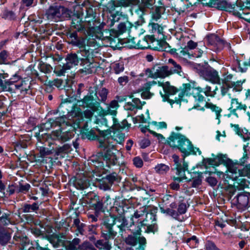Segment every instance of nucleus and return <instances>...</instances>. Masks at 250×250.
<instances>
[{
  "mask_svg": "<svg viewBox=\"0 0 250 250\" xmlns=\"http://www.w3.org/2000/svg\"><path fill=\"white\" fill-rule=\"evenodd\" d=\"M48 125L46 128H49L50 127H53L59 126L61 129L63 128L65 126H70V123H69L67 118L65 117L62 116L56 118L55 120L50 119L48 123H46L45 125Z\"/></svg>",
  "mask_w": 250,
  "mask_h": 250,
  "instance_id": "nucleus-17",
  "label": "nucleus"
},
{
  "mask_svg": "<svg viewBox=\"0 0 250 250\" xmlns=\"http://www.w3.org/2000/svg\"><path fill=\"white\" fill-rule=\"evenodd\" d=\"M95 246L98 250H111L112 248L111 244L109 241L104 239L97 240L95 242Z\"/></svg>",
  "mask_w": 250,
  "mask_h": 250,
  "instance_id": "nucleus-41",
  "label": "nucleus"
},
{
  "mask_svg": "<svg viewBox=\"0 0 250 250\" xmlns=\"http://www.w3.org/2000/svg\"><path fill=\"white\" fill-rule=\"evenodd\" d=\"M168 63L170 65V66H169V73H170V75L173 74H178L182 76L183 72L182 71V67L180 64L178 63L172 59H168Z\"/></svg>",
  "mask_w": 250,
  "mask_h": 250,
  "instance_id": "nucleus-32",
  "label": "nucleus"
},
{
  "mask_svg": "<svg viewBox=\"0 0 250 250\" xmlns=\"http://www.w3.org/2000/svg\"><path fill=\"white\" fill-rule=\"evenodd\" d=\"M149 25L151 27V31L153 35H152L154 38L155 37L158 40H163L164 38L163 27L159 24L151 22L149 23Z\"/></svg>",
  "mask_w": 250,
  "mask_h": 250,
  "instance_id": "nucleus-25",
  "label": "nucleus"
},
{
  "mask_svg": "<svg viewBox=\"0 0 250 250\" xmlns=\"http://www.w3.org/2000/svg\"><path fill=\"white\" fill-rule=\"evenodd\" d=\"M37 4V1L35 0H21V7L24 8L26 7L28 8L34 7Z\"/></svg>",
  "mask_w": 250,
  "mask_h": 250,
  "instance_id": "nucleus-64",
  "label": "nucleus"
},
{
  "mask_svg": "<svg viewBox=\"0 0 250 250\" xmlns=\"http://www.w3.org/2000/svg\"><path fill=\"white\" fill-rule=\"evenodd\" d=\"M72 14L70 10L62 6H50L46 12L47 19L55 21L69 20Z\"/></svg>",
  "mask_w": 250,
  "mask_h": 250,
  "instance_id": "nucleus-4",
  "label": "nucleus"
},
{
  "mask_svg": "<svg viewBox=\"0 0 250 250\" xmlns=\"http://www.w3.org/2000/svg\"><path fill=\"white\" fill-rule=\"evenodd\" d=\"M203 92V88L200 87L192 88L191 94L195 98V100L201 102L205 100V97L202 94Z\"/></svg>",
  "mask_w": 250,
  "mask_h": 250,
  "instance_id": "nucleus-46",
  "label": "nucleus"
},
{
  "mask_svg": "<svg viewBox=\"0 0 250 250\" xmlns=\"http://www.w3.org/2000/svg\"><path fill=\"white\" fill-rule=\"evenodd\" d=\"M132 40L134 43V44L131 45L132 47L144 49L150 48V43L154 42L155 39L152 36H146L142 40L138 41L137 44L134 41L136 39L133 38Z\"/></svg>",
  "mask_w": 250,
  "mask_h": 250,
  "instance_id": "nucleus-15",
  "label": "nucleus"
},
{
  "mask_svg": "<svg viewBox=\"0 0 250 250\" xmlns=\"http://www.w3.org/2000/svg\"><path fill=\"white\" fill-rule=\"evenodd\" d=\"M239 3H240V2H237L236 4H231L226 0H220L217 8L221 10L232 13L233 14L236 9L239 8Z\"/></svg>",
  "mask_w": 250,
  "mask_h": 250,
  "instance_id": "nucleus-20",
  "label": "nucleus"
},
{
  "mask_svg": "<svg viewBox=\"0 0 250 250\" xmlns=\"http://www.w3.org/2000/svg\"><path fill=\"white\" fill-rule=\"evenodd\" d=\"M8 78L7 73H0V93L2 91L11 92V91L14 90L9 86Z\"/></svg>",
  "mask_w": 250,
  "mask_h": 250,
  "instance_id": "nucleus-24",
  "label": "nucleus"
},
{
  "mask_svg": "<svg viewBox=\"0 0 250 250\" xmlns=\"http://www.w3.org/2000/svg\"><path fill=\"white\" fill-rule=\"evenodd\" d=\"M20 217V213L18 214L7 210L6 212L2 213V216L0 217V225L2 226H7L9 224L15 225L19 221Z\"/></svg>",
  "mask_w": 250,
  "mask_h": 250,
  "instance_id": "nucleus-12",
  "label": "nucleus"
},
{
  "mask_svg": "<svg viewBox=\"0 0 250 250\" xmlns=\"http://www.w3.org/2000/svg\"><path fill=\"white\" fill-rule=\"evenodd\" d=\"M14 239L16 241H17L16 244H19L20 245L19 247L20 250H32V247L27 248L29 245V240L27 237L21 238L15 236Z\"/></svg>",
  "mask_w": 250,
  "mask_h": 250,
  "instance_id": "nucleus-37",
  "label": "nucleus"
},
{
  "mask_svg": "<svg viewBox=\"0 0 250 250\" xmlns=\"http://www.w3.org/2000/svg\"><path fill=\"white\" fill-rule=\"evenodd\" d=\"M167 142L171 147H177L185 156L189 155L191 152L196 153L190 141L180 133L172 132Z\"/></svg>",
  "mask_w": 250,
  "mask_h": 250,
  "instance_id": "nucleus-2",
  "label": "nucleus"
},
{
  "mask_svg": "<svg viewBox=\"0 0 250 250\" xmlns=\"http://www.w3.org/2000/svg\"><path fill=\"white\" fill-rule=\"evenodd\" d=\"M117 232L113 229V227H102V236L104 240L109 241L113 239L117 235Z\"/></svg>",
  "mask_w": 250,
  "mask_h": 250,
  "instance_id": "nucleus-31",
  "label": "nucleus"
},
{
  "mask_svg": "<svg viewBox=\"0 0 250 250\" xmlns=\"http://www.w3.org/2000/svg\"><path fill=\"white\" fill-rule=\"evenodd\" d=\"M226 166L229 172V176L232 179H237L240 177V171L241 166L238 163L233 162L231 160L229 159L226 162Z\"/></svg>",
  "mask_w": 250,
  "mask_h": 250,
  "instance_id": "nucleus-14",
  "label": "nucleus"
},
{
  "mask_svg": "<svg viewBox=\"0 0 250 250\" xmlns=\"http://www.w3.org/2000/svg\"><path fill=\"white\" fill-rule=\"evenodd\" d=\"M125 1L123 0H111L108 2L105 7L109 13H112L116 8L125 5Z\"/></svg>",
  "mask_w": 250,
  "mask_h": 250,
  "instance_id": "nucleus-38",
  "label": "nucleus"
},
{
  "mask_svg": "<svg viewBox=\"0 0 250 250\" xmlns=\"http://www.w3.org/2000/svg\"><path fill=\"white\" fill-rule=\"evenodd\" d=\"M169 169V168L168 166L163 164H158L155 167L156 172L160 174L166 173Z\"/></svg>",
  "mask_w": 250,
  "mask_h": 250,
  "instance_id": "nucleus-62",
  "label": "nucleus"
},
{
  "mask_svg": "<svg viewBox=\"0 0 250 250\" xmlns=\"http://www.w3.org/2000/svg\"><path fill=\"white\" fill-rule=\"evenodd\" d=\"M97 125L94 129L98 132L101 139H103L107 135L111 134L112 129L109 125H107V120L104 117L97 118L95 121ZM100 138L99 139L100 140Z\"/></svg>",
  "mask_w": 250,
  "mask_h": 250,
  "instance_id": "nucleus-10",
  "label": "nucleus"
},
{
  "mask_svg": "<svg viewBox=\"0 0 250 250\" xmlns=\"http://www.w3.org/2000/svg\"><path fill=\"white\" fill-rule=\"evenodd\" d=\"M110 140L109 141H103L102 139L99 140V147L103 150L102 153H98V155H93L89 160V164L98 168L104 167L103 161L106 162L108 167L110 165H114L116 163L117 158L116 153L118 151L115 148L114 144H110Z\"/></svg>",
  "mask_w": 250,
  "mask_h": 250,
  "instance_id": "nucleus-1",
  "label": "nucleus"
},
{
  "mask_svg": "<svg viewBox=\"0 0 250 250\" xmlns=\"http://www.w3.org/2000/svg\"><path fill=\"white\" fill-rule=\"evenodd\" d=\"M101 110L99 111V115L100 116H104L105 115L110 114L113 116H115L117 114V109L109 107V106H107L106 109H104L100 106Z\"/></svg>",
  "mask_w": 250,
  "mask_h": 250,
  "instance_id": "nucleus-55",
  "label": "nucleus"
},
{
  "mask_svg": "<svg viewBox=\"0 0 250 250\" xmlns=\"http://www.w3.org/2000/svg\"><path fill=\"white\" fill-rule=\"evenodd\" d=\"M116 224V218L112 216H105L104 218L102 227H113Z\"/></svg>",
  "mask_w": 250,
  "mask_h": 250,
  "instance_id": "nucleus-56",
  "label": "nucleus"
},
{
  "mask_svg": "<svg viewBox=\"0 0 250 250\" xmlns=\"http://www.w3.org/2000/svg\"><path fill=\"white\" fill-rule=\"evenodd\" d=\"M114 124L113 126L116 129H125L127 128L128 129L130 127V125L128 124L127 121L126 120H124L120 124L117 123V121L114 117L113 118Z\"/></svg>",
  "mask_w": 250,
  "mask_h": 250,
  "instance_id": "nucleus-53",
  "label": "nucleus"
},
{
  "mask_svg": "<svg viewBox=\"0 0 250 250\" xmlns=\"http://www.w3.org/2000/svg\"><path fill=\"white\" fill-rule=\"evenodd\" d=\"M11 238V234L5 229H0V245L5 246Z\"/></svg>",
  "mask_w": 250,
  "mask_h": 250,
  "instance_id": "nucleus-44",
  "label": "nucleus"
},
{
  "mask_svg": "<svg viewBox=\"0 0 250 250\" xmlns=\"http://www.w3.org/2000/svg\"><path fill=\"white\" fill-rule=\"evenodd\" d=\"M236 182L234 183V186L239 190L249 188L250 182L243 177H238L237 179H233Z\"/></svg>",
  "mask_w": 250,
  "mask_h": 250,
  "instance_id": "nucleus-42",
  "label": "nucleus"
},
{
  "mask_svg": "<svg viewBox=\"0 0 250 250\" xmlns=\"http://www.w3.org/2000/svg\"><path fill=\"white\" fill-rule=\"evenodd\" d=\"M179 177L175 178L174 182L171 183L170 184V188L175 190H178L180 188L179 183L181 181L182 179H187V177L185 175V173H184V175L183 177L178 175Z\"/></svg>",
  "mask_w": 250,
  "mask_h": 250,
  "instance_id": "nucleus-57",
  "label": "nucleus"
},
{
  "mask_svg": "<svg viewBox=\"0 0 250 250\" xmlns=\"http://www.w3.org/2000/svg\"><path fill=\"white\" fill-rule=\"evenodd\" d=\"M182 242L186 243L190 248H194L196 247L198 244V239L196 236H192L190 238H183L182 239Z\"/></svg>",
  "mask_w": 250,
  "mask_h": 250,
  "instance_id": "nucleus-51",
  "label": "nucleus"
},
{
  "mask_svg": "<svg viewBox=\"0 0 250 250\" xmlns=\"http://www.w3.org/2000/svg\"><path fill=\"white\" fill-rule=\"evenodd\" d=\"M250 201V193L242 192L238 194L232 200V203L241 210H246L249 207Z\"/></svg>",
  "mask_w": 250,
  "mask_h": 250,
  "instance_id": "nucleus-9",
  "label": "nucleus"
},
{
  "mask_svg": "<svg viewBox=\"0 0 250 250\" xmlns=\"http://www.w3.org/2000/svg\"><path fill=\"white\" fill-rule=\"evenodd\" d=\"M208 45L216 47L217 50L221 49L224 46V42L217 35L211 34L206 37Z\"/></svg>",
  "mask_w": 250,
  "mask_h": 250,
  "instance_id": "nucleus-19",
  "label": "nucleus"
},
{
  "mask_svg": "<svg viewBox=\"0 0 250 250\" xmlns=\"http://www.w3.org/2000/svg\"><path fill=\"white\" fill-rule=\"evenodd\" d=\"M131 226L129 227V229L133 232L138 234H141L142 227H148L150 224L149 221L146 219L144 217L143 218H140L137 221H133V218H131Z\"/></svg>",
  "mask_w": 250,
  "mask_h": 250,
  "instance_id": "nucleus-13",
  "label": "nucleus"
},
{
  "mask_svg": "<svg viewBox=\"0 0 250 250\" xmlns=\"http://www.w3.org/2000/svg\"><path fill=\"white\" fill-rule=\"evenodd\" d=\"M74 136V132L70 131L62 132L61 130H56L52 133V137L53 139L58 140L63 143L69 141Z\"/></svg>",
  "mask_w": 250,
  "mask_h": 250,
  "instance_id": "nucleus-16",
  "label": "nucleus"
},
{
  "mask_svg": "<svg viewBox=\"0 0 250 250\" xmlns=\"http://www.w3.org/2000/svg\"><path fill=\"white\" fill-rule=\"evenodd\" d=\"M86 227V226L84 223L81 222L80 220L76 218L73 220L71 229H73L75 234L79 236V235H85V229Z\"/></svg>",
  "mask_w": 250,
  "mask_h": 250,
  "instance_id": "nucleus-27",
  "label": "nucleus"
},
{
  "mask_svg": "<svg viewBox=\"0 0 250 250\" xmlns=\"http://www.w3.org/2000/svg\"><path fill=\"white\" fill-rule=\"evenodd\" d=\"M81 242L79 238H75L72 241H69L65 245V250H78V247Z\"/></svg>",
  "mask_w": 250,
  "mask_h": 250,
  "instance_id": "nucleus-52",
  "label": "nucleus"
},
{
  "mask_svg": "<svg viewBox=\"0 0 250 250\" xmlns=\"http://www.w3.org/2000/svg\"><path fill=\"white\" fill-rule=\"evenodd\" d=\"M157 209L156 208L151 210V212H146L145 217L146 218V220L149 221L150 223H153V222H155L156 221V213L157 212Z\"/></svg>",
  "mask_w": 250,
  "mask_h": 250,
  "instance_id": "nucleus-61",
  "label": "nucleus"
},
{
  "mask_svg": "<svg viewBox=\"0 0 250 250\" xmlns=\"http://www.w3.org/2000/svg\"><path fill=\"white\" fill-rule=\"evenodd\" d=\"M155 2V0H142L141 3L135 10L139 17L142 18L145 13L146 8H150Z\"/></svg>",
  "mask_w": 250,
  "mask_h": 250,
  "instance_id": "nucleus-28",
  "label": "nucleus"
},
{
  "mask_svg": "<svg viewBox=\"0 0 250 250\" xmlns=\"http://www.w3.org/2000/svg\"><path fill=\"white\" fill-rule=\"evenodd\" d=\"M189 205L185 202H180L177 205L176 202L170 204L169 207H160V209L162 213L166 214L179 222L185 220L184 214L187 212Z\"/></svg>",
  "mask_w": 250,
  "mask_h": 250,
  "instance_id": "nucleus-3",
  "label": "nucleus"
},
{
  "mask_svg": "<svg viewBox=\"0 0 250 250\" xmlns=\"http://www.w3.org/2000/svg\"><path fill=\"white\" fill-rule=\"evenodd\" d=\"M92 50L91 49H86V47L77 51V53L81 56V57H79L81 61L80 65L84 66V68L85 69V72L88 73L92 72L90 67L92 63L90 61V58L92 56Z\"/></svg>",
  "mask_w": 250,
  "mask_h": 250,
  "instance_id": "nucleus-8",
  "label": "nucleus"
},
{
  "mask_svg": "<svg viewBox=\"0 0 250 250\" xmlns=\"http://www.w3.org/2000/svg\"><path fill=\"white\" fill-rule=\"evenodd\" d=\"M111 17L112 18L111 25H113L114 23L115 22L120 23L127 21V20H128L127 15L123 14V12L120 11H116L115 13H111Z\"/></svg>",
  "mask_w": 250,
  "mask_h": 250,
  "instance_id": "nucleus-35",
  "label": "nucleus"
},
{
  "mask_svg": "<svg viewBox=\"0 0 250 250\" xmlns=\"http://www.w3.org/2000/svg\"><path fill=\"white\" fill-rule=\"evenodd\" d=\"M1 16L2 19L9 21H15L17 20L16 13L7 9H5L1 13Z\"/></svg>",
  "mask_w": 250,
  "mask_h": 250,
  "instance_id": "nucleus-48",
  "label": "nucleus"
},
{
  "mask_svg": "<svg viewBox=\"0 0 250 250\" xmlns=\"http://www.w3.org/2000/svg\"><path fill=\"white\" fill-rule=\"evenodd\" d=\"M199 75L205 80L213 83H219L220 78L218 72L211 67H204L198 70Z\"/></svg>",
  "mask_w": 250,
  "mask_h": 250,
  "instance_id": "nucleus-6",
  "label": "nucleus"
},
{
  "mask_svg": "<svg viewBox=\"0 0 250 250\" xmlns=\"http://www.w3.org/2000/svg\"><path fill=\"white\" fill-rule=\"evenodd\" d=\"M83 100L86 106L90 107L93 111H97L99 110L100 103H97L98 106L93 104L94 101H97L96 87H90L88 93L83 98Z\"/></svg>",
  "mask_w": 250,
  "mask_h": 250,
  "instance_id": "nucleus-11",
  "label": "nucleus"
},
{
  "mask_svg": "<svg viewBox=\"0 0 250 250\" xmlns=\"http://www.w3.org/2000/svg\"><path fill=\"white\" fill-rule=\"evenodd\" d=\"M162 0H159L158 3L160 5L156 7L152 13V19L153 21H157L161 18V15L165 11L164 4L162 1Z\"/></svg>",
  "mask_w": 250,
  "mask_h": 250,
  "instance_id": "nucleus-34",
  "label": "nucleus"
},
{
  "mask_svg": "<svg viewBox=\"0 0 250 250\" xmlns=\"http://www.w3.org/2000/svg\"><path fill=\"white\" fill-rule=\"evenodd\" d=\"M206 107L209 108L213 112H214L216 115V119L218 120V123L220 122V117L221 116V112L222 109L219 107L215 104H213L211 103L206 102L205 104Z\"/></svg>",
  "mask_w": 250,
  "mask_h": 250,
  "instance_id": "nucleus-43",
  "label": "nucleus"
},
{
  "mask_svg": "<svg viewBox=\"0 0 250 250\" xmlns=\"http://www.w3.org/2000/svg\"><path fill=\"white\" fill-rule=\"evenodd\" d=\"M120 178L116 172L107 175L105 177L98 180V187L104 190L110 189L114 182H119Z\"/></svg>",
  "mask_w": 250,
  "mask_h": 250,
  "instance_id": "nucleus-7",
  "label": "nucleus"
},
{
  "mask_svg": "<svg viewBox=\"0 0 250 250\" xmlns=\"http://www.w3.org/2000/svg\"><path fill=\"white\" fill-rule=\"evenodd\" d=\"M247 108V106L245 104H242L241 103L238 101V99L237 98H231V106L229 108L230 111V114H229L228 116L230 117L231 115H234L237 117H238V114L236 113L237 110H243L246 111Z\"/></svg>",
  "mask_w": 250,
  "mask_h": 250,
  "instance_id": "nucleus-18",
  "label": "nucleus"
},
{
  "mask_svg": "<svg viewBox=\"0 0 250 250\" xmlns=\"http://www.w3.org/2000/svg\"><path fill=\"white\" fill-rule=\"evenodd\" d=\"M40 71L44 73H50L53 70L52 67L49 64L44 63L42 61L40 62L38 66Z\"/></svg>",
  "mask_w": 250,
  "mask_h": 250,
  "instance_id": "nucleus-54",
  "label": "nucleus"
},
{
  "mask_svg": "<svg viewBox=\"0 0 250 250\" xmlns=\"http://www.w3.org/2000/svg\"><path fill=\"white\" fill-rule=\"evenodd\" d=\"M132 234L128 235L125 239V243L126 245L131 246H134L139 242V238L140 236H139L141 234H138L134 233L131 230H129ZM142 236L141 237H142Z\"/></svg>",
  "mask_w": 250,
  "mask_h": 250,
  "instance_id": "nucleus-40",
  "label": "nucleus"
},
{
  "mask_svg": "<svg viewBox=\"0 0 250 250\" xmlns=\"http://www.w3.org/2000/svg\"><path fill=\"white\" fill-rule=\"evenodd\" d=\"M116 224L117 227L119 229V234L121 236L123 237L124 232L127 229L131 230L129 229V227L131 226V222L128 225V221L124 216H119L116 217Z\"/></svg>",
  "mask_w": 250,
  "mask_h": 250,
  "instance_id": "nucleus-21",
  "label": "nucleus"
},
{
  "mask_svg": "<svg viewBox=\"0 0 250 250\" xmlns=\"http://www.w3.org/2000/svg\"><path fill=\"white\" fill-rule=\"evenodd\" d=\"M173 158L174 159L175 168L176 169V174L183 177L184 173L188 169V163L185 161L182 163H179V157L177 155H173Z\"/></svg>",
  "mask_w": 250,
  "mask_h": 250,
  "instance_id": "nucleus-22",
  "label": "nucleus"
},
{
  "mask_svg": "<svg viewBox=\"0 0 250 250\" xmlns=\"http://www.w3.org/2000/svg\"><path fill=\"white\" fill-rule=\"evenodd\" d=\"M146 74L149 77L156 79L165 78L170 75L169 73V66L156 64L146 70Z\"/></svg>",
  "mask_w": 250,
  "mask_h": 250,
  "instance_id": "nucleus-5",
  "label": "nucleus"
},
{
  "mask_svg": "<svg viewBox=\"0 0 250 250\" xmlns=\"http://www.w3.org/2000/svg\"><path fill=\"white\" fill-rule=\"evenodd\" d=\"M72 19L71 28H74L77 31H80L84 28L83 22L82 21V18L80 14H71Z\"/></svg>",
  "mask_w": 250,
  "mask_h": 250,
  "instance_id": "nucleus-23",
  "label": "nucleus"
},
{
  "mask_svg": "<svg viewBox=\"0 0 250 250\" xmlns=\"http://www.w3.org/2000/svg\"><path fill=\"white\" fill-rule=\"evenodd\" d=\"M132 26V24L128 21V20L127 21L120 22L118 25V32L120 34H123L131 28Z\"/></svg>",
  "mask_w": 250,
  "mask_h": 250,
  "instance_id": "nucleus-50",
  "label": "nucleus"
},
{
  "mask_svg": "<svg viewBox=\"0 0 250 250\" xmlns=\"http://www.w3.org/2000/svg\"><path fill=\"white\" fill-rule=\"evenodd\" d=\"M160 85L163 87L164 92L167 94L174 95L178 92L177 88L171 85L169 82L161 83Z\"/></svg>",
  "mask_w": 250,
  "mask_h": 250,
  "instance_id": "nucleus-45",
  "label": "nucleus"
},
{
  "mask_svg": "<svg viewBox=\"0 0 250 250\" xmlns=\"http://www.w3.org/2000/svg\"><path fill=\"white\" fill-rule=\"evenodd\" d=\"M66 62L64 64V67L70 69L74 66L77 65L79 62L80 58L76 53H71L67 55L66 58Z\"/></svg>",
  "mask_w": 250,
  "mask_h": 250,
  "instance_id": "nucleus-29",
  "label": "nucleus"
},
{
  "mask_svg": "<svg viewBox=\"0 0 250 250\" xmlns=\"http://www.w3.org/2000/svg\"><path fill=\"white\" fill-rule=\"evenodd\" d=\"M20 80H22V77L16 73L11 78H8L9 86L12 88L16 84H18Z\"/></svg>",
  "mask_w": 250,
  "mask_h": 250,
  "instance_id": "nucleus-59",
  "label": "nucleus"
},
{
  "mask_svg": "<svg viewBox=\"0 0 250 250\" xmlns=\"http://www.w3.org/2000/svg\"><path fill=\"white\" fill-rule=\"evenodd\" d=\"M9 52L6 50H2L0 52V64H7L9 57Z\"/></svg>",
  "mask_w": 250,
  "mask_h": 250,
  "instance_id": "nucleus-63",
  "label": "nucleus"
},
{
  "mask_svg": "<svg viewBox=\"0 0 250 250\" xmlns=\"http://www.w3.org/2000/svg\"><path fill=\"white\" fill-rule=\"evenodd\" d=\"M39 209V205L38 203H34L32 205L25 204L22 208V212H37Z\"/></svg>",
  "mask_w": 250,
  "mask_h": 250,
  "instance_id": "nucleus-49",
  "label": "nucleus"
},
{
  "mask_svg": "<svg viewBox=\"0 0 250 250\" xmlns=\"http://www.w3.org/2000/svg\"><path fill=\"white\" fill-rule=\"evenodd\" d=\"M108 94V90L106 88H96V99L99 102L105 104Z\"/></svg>",
  "mask_w": 250,
  "mask_h": 250,
  "instance_id": "nucleus-39",
  "label": "nucleus"
},
{
  "mask_svg": "<svg viewBox=\"0 0 250 250\" xmlns=\"http://www.w3.org/2000/svg\"><path fill=\"white\" fill-rule=\"evenodd\" d=\"M30 188L31 186L28 183L23 184L19 183V185L17 186V192L25 194L29 191Z\"/></svg>",
  "mask_w": 250,
  "mask_h": 250,
  "instance_id": "nucleus-60",
  "label": "nucleus"
},
{
  "mask_svg": "<svg viewBox=\"0 0 250 250\" xmlns=\"http://www.w3.org/2000/svg\"><path fill=\"white\" fill-rule=\"evenodd\" d=\"M74 186L79 189H84L89 186V181L87 179L84 177L78 176L76 178L74 182Z\"/></svg>",
  "mask_w": 250,
  "mask_h": 250,
  "instance_id": "nucleus-36",
  "label": "nucleus"
},
{
  "mask_svg": "<svg viewBox=\"0 0 250 250\" xmlns=\"http://www.w3.org/2000/svg\"><path fill=\"white\" fill-rule=\"evenodd\" d=\"M30 87V84L26 83L25 81L21 80L18 84H16L12 88L13 91H11V93H16L18 90L20 91L21 94L25 95L28 93Z\"/></svg>",
  "mask_w": 250,
  "mask_h": 250,
  "instance_id": "nucleus-30",
  "label": "nucleus"
},
{
  "mask_svg": "<svg viewBox=\"0 0 250 250\" xmlns=\"http://www.w3.org/2000/svg\"><path fill=\"white\" fill-rule=\"evenodd\" d=\"M245 80L242 81H238L236 82H232L229 85V87H230V88H232V91L235 92H240L242 89V84L245 82Z\"/></svg>",
  "mask_w": 250,
  "mask_h": 250,
  "instance_id": "nucleus-58",
  "label": "nucleus"
},
{
  "mask_svg": "<svg viewBox=\"0 0 250 250\" xmlns=\"http://www.w3.org/2000/svg\"><path fill=\"white\" fill-rule=\"evenodd\" d=\"M203 173L202 172H193L192 177V183L191 186L193 188H197L202 184L203 178Z\"/></svg>",
  "mask_w": 250,
  "mask_h": 250,
  "instance_id": "nucleus-47",
  "label": "nucleus"
},
{
  "mask_svg": "<svg viewBox=\"0 0 250 250\" xmlns=\"http://www.w3.org/2000/svg\"><path fill=\"white\" fill-rule=\"evenodd\" d=\"M243 6L239 4V8H236L233 15L240 19L245 20L246 21L250 22V9L243 8Z\"/></svg>",
  "mask_w": 250,
  "mask_h": 250,
  "instance_id": "nucleus-26",
  "label": "nucleus"
},
{
  "mask_svg": "<svg viewBox=\"0 0 250 250\" xmlns=\"http://www.w3.org/2000/svg\"><path fill=\"white\" fill-rule=\"evenodd\" d=\"M109 140H110V144H113V141H116L117 143L121 144L124 141L125 134L117 129L113 132L112 136L106 139L104 138L103 141H109Z\"/></svg>",
  "mask_w": 250,
  "mask_h": 250,
  "instance_id": "nucleus-33",
  "label": "nucleus"
}]
</instances>
